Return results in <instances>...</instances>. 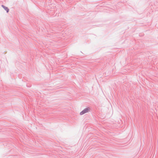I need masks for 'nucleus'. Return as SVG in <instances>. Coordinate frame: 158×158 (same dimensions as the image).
I'll use <instances>...</instances> for the list:
<instances>
[{"mask_svg":"<svg viewBox=\"0 0 158 158\" xmlns=\"http://www.w3.org/2000/svg\"><path fill=\"white\" fill-rule=\"evenodd\" d=\"M90 110L89 108H86L84 109L83 111L81 112L80 113V114L81 115H83L85 113L88 112Z\"/></svg>","mask_w":158,"mask_h":158,"instance_id":"nucleus-1","label":"nucleus"},{"mask_svg":"<svg viewBox=\"0 0 158 158\" xmlns=\"http://www.w3.org/2000/svg\"><path fill=\"white\" fill-rule=\"evenodd\" d=\"M2 6L3 8L7 12H8L9 11V9L7 7L4 6L3 5Z\"/></svg>","mask_w":158,"mask_h":158,"instance_id":"nucleus-2","label":"nucleus"}]
</instances>
